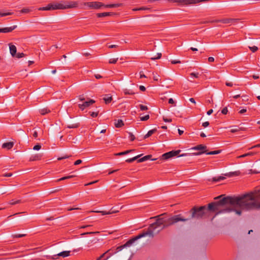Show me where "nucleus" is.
Masks as SVG:
<instances>
[{
  "mask_svg": "<svg viewBox=\"0 0 260 260\" xmlns=\"http://www.w3.org/2000/svg\"><path fill=\"white\" fill-rule=\"evenodd\" d=\"M235 208L245 210L260 209V189L234 196Z\"/></svg>",
  "mask_w": 260,
  "mask_h": 260,
  "instance_id": "obj_1",
  "label": "nucleus"
},
{
  "mask_svg": "<svg viewBox=\"0 0 260 260\" xmlns=\"http://www.w3.org/2000/svg\"><path fill=\"white\" fill-rule=\"evenodd\" d=\"M179 220L180 219L179 218L178 214L172 216H168L166 214H161L155 222L150 225L147 231H144L142 233H151V234L147 235L146 236L153 238L154 236L153 232L156 229L159 227L161 228V230L165 229L179 222Z\"/></svg>",
  "mask_w": 260,
  "mask_h": 260,
  "instance_id": "obj_2",
  "label": "nucleus"
},
{
  "mask_svg": "<svg viewBox=\"0 0 260 260\" xmlns=\"http://www.w3.org/2000/svg\"><path fill=\"white\" fill-rule=\"evenodd\" d=\"M208 212V205L202 206H195L189 211L184 212L183 214H178L179 221L186 222L192 219H202L207 216Z\"/></svg>",
  "mask_w": 260,
  "mask_h": 260,
  "instance_id": "obj_3",
  "label": "nucleus"
},
{
  "mask_svg": "<svg viewBox=\"0 0 260 260\" xmlns=\"http://www.w3.org/2000/svg\"><path fill=\"white\" fill-rule=\"evenodd\" d=\"M216 201L208 204V209L210 212L221 213L225 211L223 209L224 207L230 205L231 207L235 208L234 196H225V194H221L214 198ZM225 212H226L225 211Z\"/></svg>",
  "mask_w": 260,
  "mask_h": 260,
  "instance_id": "obj_4",
  "label": "nucleus"
},
{
  "mask_svg": "<svg viewBox=\"0 0 260 260\" xmlns=\"http://www.w3.org/2000/svg\"><path fill=\"white\" fill-rule=\"evenodd\" d=\"M78 7V3L73 1H61L60 3H51L46 7L40 8L39 10L48 11L52 10H63L74 8Z\"/></svg>",
  "mask_w": 260,
  "mask_h": 260,
  "instance_id": "obj_5",
  "label": "nucleus"
},
{
  "mask_svg": "<svg viewBox=\"0 0 260 260\" xmlns=\"http://www.w3.org/2000/svg\"><path fill=\"white\" fill-rule=\"evenodd\" d=\"M148 234H151V233L147 232V233H141V234H139L138 235H137V236L132 238V239L128 240L124 244L117 247L116 248V251H115L114 253H116L117 252L121 251L124 248L130 246L136 241H137L138 239H140L143 237H146V235H148Z\"/></svg>",
  "mask_w": 260,
  "mask_h": 260,
  "instance_id": "obj_6",
  "label": "nucleus"
},
{
  "mask_svg": "<svg viewBox=\"0 0 260 260\" xmlns=\"http://www.w3.org/2000/svg\"><path fill=\"white\" fill-rule=\"evenodd\" d=\"M83 5L92 9H99L104 6V4L99 2H86Z\"/></svg>",
  "mask_w": 260,
  "mask_h": 260,
  "instance_id": "obj_7",
  "label": "nucleus"
},
{
  "mask_svg": "<svg viewBox=\"0 0 260 260\" xmlns=\"http://www.w3.org/2000/svg\"><path fill=\"white\" fill-rule=\"evenodd\" d=\"M240 19L235 18H224L221 19H216L211 21V22H221L224 24L236 23L239 21Z\"/></svg>",
  "mask_w": 260,
  "mask_h": 260,
  "instance_id": "obj_8",
  "label": "nucleus"
},
{
  "mask_svg": "<svg viewBox=\"0 0 260 260\" xmlns=\"http://www.w3.org/2000/svg\"><path fill=\"white\" fill-rule=\"evenodd\" d=\"M70 251H63L58 254L53 255L52 258L56 259H57L59 256H62L63 257H67L70 255Z\"/></svg>",
  "mask_w": 260,
  "mask_h": 260,
  "instance_id": "obj_9",
  "label": "nucleus"
},
{
  "mask_svg": "<svg viewBox=\"0 0 260 260\" xmlns=\"http://www.w3.org/2000/svg\"><path fill=\"white\" fill-rule=\"evenodd\" d=\"M95 103L93 100H90L89 101H86L82 104H79L78 106L80 109L83 110L86 107H88Z\"/></svg>",
  "mask_w": 260,
  "mask_h": 260,
  "instance_id": "obj_10",
  "label": "nucleus"
},
{
  "mask_svg": "<svg viewBox=\"0 0 260 260\" xmlns=\"http://www.w3.org/2000/svg\"><path fill=\"white\" fill-rule=\"evenodd\" d=\"M110 249L107 250L106 252L102 254L100 257H99L96 260H101L103 258H104V260L107 259L113 254V253L110 252Z\"/></svg>",
  "mask_w": 260,
  "mask_h": 260,
  "instance_id": "obj_11",
  "label": "nucleus"
},
{
  "mask_svg": "<svg viewBox=\"0 0 260 260\" xmlns=\"http://www.w3.org/2000/svg\"><path fill=\"white\" fill-rule=\"evenodd\" d=\"M16 27H17V25H13V26L9 27H5L3 28H0V33L1 32L7 33V32H11L13 30H14Z\"/></svg>",
  "mask_w": 260,
  "mask_h": 260,
  "instance_id": "obj_12",
  "label": "nucleus"
},
{
  "mask_svg": "<svg viewBox=\"0 0 260 260\" xmlns=\"http://www.w3.org/2000/svg\"><path fill=\"white\" fill-rule=\"evenodd\" d=\"M151 157H152V155H146L140 159H138L137 160V162H142L146 161L149 159H151L152 160H156V158H151Z\"/></svg>",
  "mask_w": 260,
  "mask_h": 260,
  "instance_id": "obj_13",
  "label": "nucleus"
},
{
  "mask_svg": "<svg viewBox=\"0 0 260 260\" xmlns=\"http://www.w3.org/2000/svg\"><path fill=\"white\" fill-rule=\"evenodd\" d=\"M232 208H226L225 209H224V210L227 212L234 211L236 212V214H237L238 215H240L241 214V213H242L241 210H242V209L238 208H233V207H232Z\"/></svg>",
  "mask_w": 260,
  "mask_h": 260,
  "instance_id": "obj_14",
  "label": "nucleus"
},
{
  "mask_svg": "<svg viewBox=\"0 0 260 260\" xmlns=\"http://www.w3.org/2000/svg\"><path fill=\"white\" fill-rule=\"evenodd\" d=\"M14 145V142H9L7 143H4L2 145V148L4 149H7V150H10L13 147Z\"/></svg>",
  "mask_w": 260,
  "mask_h": 260,
  "instance_id": "obj_15",
  "label": "nucleus"
},
{
  "mask_svg": "<svg viewBox=\"0 0 260 260\" xmlns=\"http://www.w3.org/2000/svg\"><path fill=\"white\" fill-rule=\"evenodd\" d=\"M10 53L13 57H14L17 53V48L16 46L11 44H9Z\"/></svg>",
  "mask_w": 260,
  "mask_h": 260,
  "instance_id": "obj_16",
  "label": "nucleus"
},
{
  "mask_svg": "<svg viewBox=\"0 0 260 260\" xmlns=\"http://www.w3.org/2000/svg\"><path fill=\"white\" fill-rule=\"evenodd\" d=\"M220 152H221V150H215V151H210L208 152H207L206 151H204L198 152L196 154V155H200V154H202L204 153H205L206 154H207L208 155H214V154H219L220 153Z\"/></svg>",
  "mask_w": 260,
  "mask_h": 260,
  "instance_id": "obj_17",
  "label": "nucleus"
},
{
  "mask_svg": "<svg viewBox=\"0 0 260 260\" xmlns=\"http://www.w3.org/2000/svg\"><path fill=\"white\" fill-rule=\"evenodd\" d=\"M43 155L42 154H36L35 155H31L29 158L30 161H36L39 160L41 159Z\"/></svg>",
  "mask_w": 260,
  "mask_h": 260,
  "instance_id": "obj_18",
  "label": "nucleus"
},
{
  "mask_svg": "<svg viewBox=\"0 0 260 260\" xmlns=\"http://www.w3.org/2000/svg\"><path fill=\"white\" fill-rule=\"evenodd\" d=\"M197 3V0H181V4L188 5Z\"/></svg>",
  "mask_w": 260,
  "mask_h": 260,
  "instance_id": "obj_19",
  "label": "nucleus"
},
{
  "mask_svg": "<svg viewBox=\"0 0 260 260\" xmlns=\"http://www.w3.org/2000/svg\"><path fill=\"white\" fill-rule=\"evenodd\" d=\"M103 100L106 104H108L111 102L112 100V96L110 95V94H105L103 98Z\"/></svg>",
  "mask_w": 260,
  "mask_h": 260,
  "instance_id": "obj_20",
  "label": "nucleus"
},
{
  "mask_svg": "<svg viewBox=\"0 0 260 260\" xmlns=\"http://www.w3.org/2000/svg\"><path fill=\"white\" fill-rule=\"evenodd\" d=\"M114 15V13L112 12H104V13H97L96 16L98 17H106V16H111Z\"/></svg>",
  "mask_w": 260,
  "mask_h": 260,
  "instance_id": "obj_21",
  "label": "nucleus"
},
{
  "mask_svg": "<svg viewBox=\"0 0 260 260\" xmlns=\"http://www.w3.org/2000/svg\"><path fill=\"white\" fill-rule=\"evenodd\" d=\"M207 147L205 145L202 144L198 145L192 148L193 150H203V151H206Z\"/></svg>",
  "mask_w": 260,
  "mask_h": 260,
  "instance_id": "obj_22",
  "label": "nucleus"
},
{
  "mask_svg": "<svg viewBox=\"0 0 260 260\" xmlns=\"http://www.w3.org/2000/svg\"><path fill=\"white\" fill-rule=\"evenodd\" d=\"M157 131L156 128H154L151 130H150L148 132V133L144 136V138L146 139L150 137L152 134L155 133Z\"/></svg>",
  "mask_w": 260,
  "mask_h": 260,
  "instance_id": "obj_23",
  "label": "nucleus"
},
{
  "mask_svg": "<svg viewBox=\"0 0 260 260\" xmlns=\"http://www.w3.org/2000/svg\"><path fill=\"white\" fill-rule=\"evenodd\" d=\"M122 5V4H109V5H104L103 7L106 8H118Z\"/></svg>",
  "mask_w": 260,
  "mask_h": 260,
  "instance_id": "obj_24",
  "label": "nucleus"
},
{
  "mask_svg": "<svg viewBox=\"0 0 260 260\" xmlns=\"http://www.w3.org/2000/svg\"><path fill=\"white\" fill-rule=\"evenodd\" d=\"M50 112L51 111L47 108H43L39 110L40 113L42 115H44L46 114L50 113Z\"/></svg>",
  "mask_w": 260,
  "mask_h": 260,
  "instance_id": "obj_25",
  "label": "nucleus"
},
{
  "mask_svg": "<svg viewBox=\"0 0 260 260\" xmlns=\"http://www.w3.org/2000/svg\"><path fill=\"white\" fill-rule=\"evenodd\" d=\"M181 152L180 150H172L171 151H169L170 156L171 157H173L174 156L178 155L180 152Z\"/></svg>",
  "mask_w": 260,
  "mask_h": 260,
  "instance_id": "obj_26",
  "label": "nucleus"
},
{
  "mask_svg": "<svg viewBox=\"0 0 260 260\" xmlns=\"http://www.w3.org/2000/svg\"><path fill=\"white\" fill-rule=\"evenodd\" d=\"M224 179H225L224 177L219 176V177H213L211 179V180L209 179V181L211 180L212 181H213V182H218V181L222 180Z\"/></svg>",
  "mask_w": 260,
  "mask_h": 260,
  "instance_id": "obj_27",
  "label": "nucleus"
},
{
  "mask_svg": "<svg viewBox=\"0 0 260 260\" xmlns=\"http://www.w3.org/2000/svg\"><path fill=\"white\" fill-rule=\"evenodd\" d=\"M124 125L123 121L121 119L118 120L117 122H115V126L116 127L119 128L122 127Z\"/></svg>",
  "mask_w": 260,
  "mask_h": 260,
  "instance_id": "obj_28",
  "label": "nucleus"
},
{
  "mask_svg": "<svg viewBox=\"0 0 260 260\" xmlns=\"http://www.w3.org/2000/svg\"><path fill=\"white\" fill-rule=\"evenodd\" d=\"M134 151V149L128 150H126V151H123V152H121L116 153L115 155H118V156L123 155H125V154H128L129 153H130L131 152H133Z\"/></svg>",
  "mask_w": 260,
  "mask_h": 260,
  "instance_id": "obj_29",
  "label": "nucleus"
},
{
  "mask_svg": "<svg viewBox=\"0 0 260 260\" xmlns=\"http://www.w3.org/2000/svg\"><path fill=\"white\" fill-rule=\"evenodd\" d=\"M171 158L169 152L165 153L161 155V159L164 160H167Z\"/></svg>",
  "mask_w": 260,
  "mask_h": 260,
  "instance_id": "obj_30",
  "label": "nucleus"
},
{
  "mask_svg": "<svg viewBox=\"0 0 260 260\" xmlns=\"http://www.w3.org/2000/svg\"><path fill=\"white\" fill-rule=\"evenodd\" d=\"M80 126L79 123H73L72 124H69L67 125V127L69 128H78Z\"/></svg>",
  "mask_w": 260,
  "mask_h": 260,
  "instance_id": "obj_31",
  "label": "nucleus"
},
{
  "mask_svg": "<svg viewBox=\"0 0 260 260\" xmlns=\"http://www.w3.org/2000/svg\"><path fill=\"white\" fill-rule=\"evenodd\" d=\"M123 92L125 95H133L135 93L133 92L132 90L125 89L123 90Z\"/></svg>",
  "mask_w": 260,
  "mask_h": 260,
  "instance_id": "obj_32",
  "label": "nucleus"
},
{
  "mask_svg": "<svg viewBox=\"0 0 260 260\" xmlns=\"http://www.w3.org/2000/svg\"><path fill=\"white\" fill-rule=\"evenodd\" d=\"M244 129V128L243 127H236L235 128H232L230 130V132L232 133H234L236 132H239L240 131H243Z\"/></svg>",
  "mask_w": 260,
  "mask_h": 260,
  "instance_id": "obj_33",
  "label": "nucleus"
},
{
  "mask_svg": "<svg viewBox=\"0 0 260 260\" xmlns=\"http://www.w3.org/2000/svg\"><path fill=\"white\" fill-rule=\"evenodd\" d=\"M161 53H158L154 56L151 57V59L155 60V59H159L161 57Z\"/></svg>",
  "mask_w": 260,
  "mask_h": 260,
  "instance_id": "obj_34",
  "label": "nucleus"
},
{
  "mask_svg": "<svg viewBox=\"0 0 260 260\" xmlns=\"http://www.w3.org/2000/svg\"><path fill=\"white\" fill-rule=\"evenodd\" d=\"M21 203V201L20 200H17V201H14V200H12L9 204L10 205H16L17 204H19Z\"/></svg>",
  "mask_w": 260,
  "mask_h": 260,
  "instance_id": "obj_35",
  "label": "nucleus"
},
{
  "mask_svg": "<svg viewBox=\"0 0 260 260\" xmlns=\"http://www.w3.org/2000/svg\"><path fill=\"white\" fill-rule=\"evenodd\" d=\"M117 211H112V212H106L105 211H96V212H100L101 213L102 215H107V214H110L113 213H116Z\"/></svg>",
  "mask_w": 260,
  "mask_h": 260,
  "instance_id": "obj_36",
  "label": "nucleus"
},
{
  "mask_svg": "<svg viewBox=\"0 0 260 260\" xmlns=\"http://www.w3.org/2000/svg\"><path fill=\"white\" fill-rule=\"evenodd\" d=\"M26 236V234H15L12 235V237L13 238H22Z\"/></svg>",
  "mask_w": 260,
  "mask_h": 260,
  "instance_id": "obj_37",
  "label": "nucleus"
},
{
  "mask_svg": "<svg viewBox=\"0 0 260 260\" xmlns=\"http://www.w3.org/2000/svg\"><path fill=\"white\" fill-rule=\"evenodd\" d=\"M139 108L141 111L147 110L148 109V108L147 106H144L143 105H140Z\"/></svg>",
  "mask_w": 260,
  "mask_h": 260,
  "instance_id": "obj_38",
  "label": "nucleus"
},
{
  "mask_svg": "<svg viewBox=\"0 0 260 260\" xmlns=\"http://www.w3.org/2000/svg\"><path fill=\"white\" fill-rule=\"evenodd\" d=\"M254 154V153L253 152H248L247 153L244 154L242 155H240L239 157H245L247 156H251Z\"/></svg>",
  "mask_w": 260,
  "mask_h": 260,
  "instance_id": "obj_39",
  "label": "nucleus"
},
{
  "mask_svg": "<svg viewBox=\"0 0 260 260\" xmlns=\"http://www.w3.org/2000/svg\"><path fill=\"white\" fill-rule=\"evenodd\" d=\"M25 55L23 53H16V55H15V56L18 58H20L22 57H24Z\"/></svg>",
  "mask_w": 260,
  "mask_h": 260,
  "instance_id": "obj_40",
  "label": "nucleus"
},
{
  "mask_svg": "<svg viewBox=\"0 0 260 260\" xmlns=\"http://www.w3.org/2000/svg\"><path fill=\"white\" fill-rule=\"evenodd\" d=\"M150 117L149 115H145V116L140 117L141 120L146 121L149 119Z\"/></svg>",
  "mask_w": 260,
  "mask_h": 260,
  "instance_id": "obj_41",
  "label": "nucleus"
},
{
  "mask_svg": "<svg viewBox=\"0 0 260 260\" xmlns=\"http://www.w3.org/2000/svg\"><path fill=\"white\" fill-rule=\"evenodd\" d=\"M12 14V13L11 12H7V13H2L0 12V17H4L8 15H10Z\"/></svg>",
  "mask_w": 260,
  "mask_h": 260,
  "instance_id": "obj_42",
  "label": "nucleus"
},
{
  "mask_svg": "<svg viewBox=\"0 0 260 260\" xmlns=\"http://www.w3.org/2000/svg\"><path fill=\"white\" fill-rule=\"evenodd\" d=\"M249 48L252 52H255L258 50V48L255 46L253 47H249Z\"/></svg>",
  "mask_w": 260,
  "mask_h": 260,
  "instance_id": "obj_43",
  "label": "nucleus"
},
{
  "mask_svg": "<svg viewBox=\"0 0 260 260\" xmlns=\"http://www.w3.org/2000/svg\"><path fill=\"white\" fill-rule=\"evenodd\" d=\"M190 76L191 77L198 78L199 77V74L198 73H191L190 74Z\"/></svg>",
  "mask_w": 260,
  "mask_h": 260,
  "instance_id": "obj_44",
  "label": "nucleus"
},
{
  "mask_svg": "<svg viewBox=\"0 0 260 260\" xmlns=\"http://www.w3.org/2000/svg\"><path fill=\"white\" fill-rule=\"evenodd\" d=\"M118 60V58H111L109 60V63H116V62Z\"/></svg>",
  "mask_w": 260,
  "mask_h": 260,
  "instance_id": "obj_45",
  "label": "nucleus"
},
{
  "mask_svg": "<svg viewBox=\"0 0 260 260\" xmlns=\"http://www.w3.org/2000/svg\"><path fill=\"white\" fill-rule=\"evenodd\" d=\"M129 139L131 141H133L135 140V136L131 133H129Z\"/></svg>",
  "mask_w": 260,
  "mask_h": 260,
  "instance_id": "obj_46",
  "label": "nucleus"
},
{
  "mask_svg": "<svg viewBox=\"0 0 260 260\" xmlns=\"http://www.w3.org/2000/svg\"><path fill=\"white\" fill-rule=\"evenodd\" d=\"M70 156H71V155H67V154H66V155H63V156H62V157H58V158H57V159H58V160H62V159H63L68 158L70 157Z\"/></svg>",
  "mask_w": 260,
  "mask_h": 260,
  "instance_id": "obj_47",
  "label": "nucleus"
},
{
  "mask_svg": "<svg viewBox=\"0 0 260 260\" xmlns=\"http://www.w3.org/2000/svg\"><path fill=\"white\" fill-rule=\"evenodd\" d=\"M41 148V145L40 144H37L34 147L33 149L35 150H39Z\"/></svg>",
  "mask_w": 260,
  "mask_h": 260,
  "instance_id": "obj_48",
  "label": "nucleus"
},
{
  "mask_svg": "<svg viewBox=\"0 0 260 260\" xmlns=\"http://www.w3.org/2000/svg\"><path fill=\"white\" fill-rule=\"evenodd\" d=\"M29 12H30L29 9H27V8H24L21 10V12L22 13H28Z\"/></svg>",
  "mask_w": 260,
  "mask_h": 260,
  "instance_id": "obj_49",
  "label": "nucleus"
},
{
  "mask_svg": "<svg viewBox=\"0 0 260 260\" xmlns=\"http://www.w3.org/2000/svg\"><path fill=\"white\" fill-rule=\"evenodd\" d=\"M228 108L227 107H224V108L222 109V110H221V113L224 114V115H225L228 113Z\"/></svg>",
  "mask_w": 260,
  "mask_h": 260,
  "instance_id": "obj_50",
  "label": "nucleus"
},
{
  "mask_svg": "<svg viewBox=\"0 0 260 260\" xmlns=\"http://www.w3.org/2000/svg\"><path fill=\"white\" fill-rule=\"evenodd\" d=\"M98 233H99V232H91L84 233L82 235H87V234L92 235V234H98Z\"/></svg>",
  "mask_w": 260,
  "mask_h": 260,
  "instance_id": "obj_51",
  "label": "nucleus"
},
{
  "mask_svg": "<svg viewBox=\"0 0 260 260\" xmlns=\"http://www.w3.org/2000/svg\"><path fill=\"white\" fill-rule=\"evenodd\" d=\"M90 116L92 117H96L98 115V112H90Z\"/></svg>",
  "mask_w": 260,
  "mask_h": 260,
  "instance_id": "obj_52",
  "label": "nucleus"
},
{
  "mask_svg": "<svg viewBox=\"0 0 260 260\" xmlns=\"http://www.w3.org/2000/svg\"><path fill=\"white\" fill-rule=\"evenodd\" d=\"M171 63L172 64L180 63L181 61L179 60H171Z\"/></svg>",
  "mask_w": 260,
  "mask_h": 260,
  "instance_id": "obj_53",
  "label": "nucleus"
},
{
  "mask_svg": "<svg viewBox=\"0 0 260 260\" xmlns=\"http://www.w3.org/2000/svg\"><path fill=\"white\" fill-rule=\"evenodd\" d=\"M149 9H150V8H149L142 7L139 8L138 9V10L142 11V10H149Z\"/></svg>",
  "mask_w": 260,
  "mask_h": 260,
  "instance_id": "obj_54",
  "label": "nucleus"
},
{
  "mask_svg": "<svg viewBox=\"0 0 260 260\" xmlns=\"http://www.w3.org/2000/svg\"><path fill=\"white\" fill-rule=\"evenodd\" d=\"M82 162V160L81 159H78L74 162V165H78L80 164Z\"/></svg>",
  "mask_w": 260,
  "mask_h": 260,
  "instance_id": "obj_55",
  "label": "nucleus"
},
{
  "mask_svg": "<svg viewBox=\"0 0 260 260\" xmlns=\"http://www.w3.org/2000/svg\"><path fill=\"white\" fill-rule=\"evenodd\" d=\"M12 173H5L3 175V176L4 177H11L12 176Z\"/></svg>",
  "mask_w": 260,
  "mask_h": 260,
  "instance_id": "obj_56",
  "label": "nucleus"
},
{
  "mask_svg": "<svg viewBox=\"0 0 260 260\" xmlns=\"http://www.w3.org/2000/svg\"><path fill=\"white\" fill-rule=\"evenodd\" d=\"M139 89L142 91H145L146 90V88L143 85L140 86Z\"/></svg>",
  "mask_w": 260,
  "mask_h": 260,
  "instance_id": "obj_57",
  "label": "nucleus"
},
{
  "mask_svg": "<svg viewBox=\"0 0 260 260\" xmlns=\"http://www.w3.org/2000/svg\"><path fill=\"white\" fill-rule=\"evenodd\" d=\"M209 125V122L208 121H206L205 122H203L202 124V126L204 127H207Z\"/></svg>",
  "mask_w": 260,
  "mask_h": 260,
  "instance_id": "obj_58",
  "label": "nucleus"
},
{
  "mask_svg": "<svg viewBox=\"0 0 260 260\" xmlns=\"http://www.w3.org/2000/svg\"><path fill=\"white\" fill-rule=\"evenodd\" d=\"M163 120L165 121V122H170L172 121V119H168L167 118H165L164 117L163 118Z\"/></svg>",
  "mask_w": 260,
  "mask_h": 260,
  "instance_id": "obj_59",
  "label": "nucleus"
},
{
  "mask_svg": "<svg viewBox=\"0 0 260 260\" xmlns=\"http://www.w3.org/2000/svg\"><path fill=\"white\" fill-rule=\"evenodd\" d=\"M168 103H169V104H174V103H175V102H174V101L173 100V99L170 98V99H169Z\"/></svg>",
  "mask_w": 260,
  "mask_h": 260,
  "instance_id": "obj_60",
  "label": "nucleus"
},
{
  "mask_svg": "<svg viewBox=\"0 0 260 260\" xmlns=\"http://www.w3.org/2000/svg\"><path fill=\"white\" fill-rule=\"evenodd\" d=\"M126 162H128V163H131V162H133L134 161L133 160V158H128V159H127L126 160H125Z\"/></svg>",
  "mask_w": 260,
  "mask_h": 260,
  "instance_id": "obj_61",
  "label": "nucleus"
},
{
  "mask_svg": "<svg viewBox=\"0 0 260 260\" xmlns=\"http://www.w3.org/2000/svg\"><path fill=\"white\" fill-rule=\"evenodd\" d=\"M208 61L209 62H213L214 61V58L213 57H209L208 58Z\"/></svg>",
  "mask_w": 260,
  "mask_h": 260,
  "instance_id": "obj_62",
  "label": "nucleus"
},
{
  "mask_svg": "<svg viewBox=\"0 0 260 260\" xmlns=\"http://www.w3.org/2000/svg\"><path fill=\"white\" fill-rule=\"evenodd\" d=\"M141 155H142V154H140V155H138L136 156L133 157V160L135 161V160L138 159Z\"/></svg>",
  "mask_w": 260,
  "mask_h": 260,
  "instance_id": "obj_63",
  "label": "nucleus"
},
{
  "mask_svg": "<svg viewBox=\"0 0 260 260\" xmlns=\"http://www.w3.org/2000/svg\"><path fill=\"white\" fill-rule=\"evenodd\" d=\"M225 85L228 86L232 87L233 86V83L232 82H228L225 83Z\"/></svg>",
  "mask_w": 260,
  "mask_h": 260,
  "instance_id": "obj_64",
  "label": "nucleus"
}]
</instances>
